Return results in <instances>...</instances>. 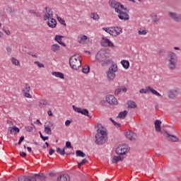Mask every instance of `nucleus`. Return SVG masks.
I'll return each mask as SVG.
<instances>
[{
  "label": "nucleus",
  "mask_w": 181,
  "mask_h": 181,
  "mask_svg": "<svg viewBox=\"0 0 181 181\" xmlns=\"http://www.w3.org/2000/svg\"><path fill=\"white\" fill-rule=\"evenodd\" d=\"M95 129H96L97 132L95 136V144H96V145H104V144L107 142V139H108L105 129L103 127V124L98 123L95 126Z\"/></svg>",
  "instance_id": "f257e3e1"
},
{
  "label": "nucleus",
  "mask_w": 181,
  "mask_h": 181,
  "mask_svg": "<svg viewBox=\"0 0 181 181\" xmlns=\"http://www.w3.org/2000/svg\"><path fill=\"white\" fill-rule=\"evenodd\" d=\"M110 57V53L105 49H101L96 54L95 59L96 62L102 63V66H108V64H112V59H107Z\"/></svg>",
  "instance_id": "f03ea898"
},
{
  "label": "nucleus",
  "mask_w": 181,
  "mask_h": 181,
  "mask_svg": "<svg viewBox=\"0 0 181 181\" xmlns=\"http://www.w3.org/2000/svg\"><path fill=\"white\" fill-rule=\"evenodd\" d=\"M166 60L168 62V69H170V70H176L177 66V55L173 52H169Z\"/></svg>",
  "instance_id": "7ed1b4c3"
},
{
  "label": "nucleus",
  "mask_w": 181,
  "mask_h": 181,
  "mask_svg": "<svg viewBox=\"0 0 181 181\" xmlns=\"http://www.w3.org/2000/svg\"><path fill=\"white\" fill-rule=\"evenodd\" d=\"M69 65L73 70H78L81 67V60L78 59V56L74 54L69 59Z\"/></svg>",
  "instance_id": "20e7f679"
},
{
  "label": "nucleus",
  "mask_w": 181,
  "mask_h": 181,
  "mask_svg": "<svg viewBox=\"0 0 181 181\" xmlns=\"http://www.w3.org/2000/svg\"><path fill=\"white\" fill-rule=\"evenodd\" d=\"M36 179H37V180L45 181L46 180V176L43 174H35L33 177L21 176L18 177V181H37Z\"/></svg>",
  "instance_id": "39448f33"
},
{
  "label": "nucleus",
  "mask_w": 181,
  "mask_h": 181,
  "mask_svg": "<svg viewBox=\"0 0 181 181\" xmlns=\"http://www.w3.org/2000/svg\"><path fill=\"white\" fill-rule=\"evenodd\" d=\"M117 71L118 66H117V64H113L112 65H111L106 72L107 81H112L114 78H115V73H117Z\"/></svg>",
  "instance_id": "423d86ee"
},
{
  "label": "nucleus",
  "mask_w": 181,
  "mask_h": 181,
  "mask_svg": "<svg viewBox=\"0 0 181 181\" xmlns=\"http://www.w3.org/2000/svg\"><path fill=\"white\" fill-rule=\"evenodd\" d=\"M109 5L115 9V12H119V10L123 9V11H127L129 12V10H128L127 8L124 7V5L121 4V3L115 1V0H110L109 1Z\"/></svg>",
  "instance_id": "0eeeda50"
},
{
  "label": "nucleus",
  "mask_w": 181,
  "mask_h": 181,
  "mask_svg": "<svg viewBox=\"0 0 181 181\" xmlns=\"http://www.w3.org/2000/svg\"><path fill=\"white\" fill-rule=\"evenodd\" d=\"M168 16L172 19V21L176 22L177 23H181V14L177 12H168Z\"/></svg>",
  "instance_id": "6e6552de"
},
{
  "label": "nucleus",
  "mask_w": 181,
  "mask_h": 181,
  "mask_svg": "<svg viewBox=\"0 0 181 181\" xmlns=\"http://www.w3.org/2000/svg\"><path fill=\"white\" fill-rule=\"evenodd\" d=\"M161 134L164 135V136H165L166 140L169 141L170 142H179V137L168 134V132H161Z\"/></svg>",
  "instance_id": "1a4fd4ad"
},
{
  "label": "nucleus",
  "mask_w": 181,
  "mask_h": 181,
  "mask_svg": "<svg viewBox=\"0 0 181 181\" xmlns=\"http://www.w3.org/2000/svg\"><path fill=\"white\" fill-rule=\"evenodd\" d=\"M72 108L76 112H78V114H82V115H86V117H88L90 119L92 118V117L88 115V110L81 109V107H77L75 105H73Z\"/></svg>",
  "instance_id": "9d476101"
},
{
  "label": "nucleus",
  "mask_w": 181,
  "mask_h": 181,
  "mask_svg": "<svg viewBox=\"0 0 181 181\" xmlns=\"http://www.w3.org/2000/svg\"><path fill=\"white\" fill-rule=\"evenodd\" d=\"M106 103L110 105H117V104H118L117 98H115V97L112 95H108L106 96Z\"/></svg>",
  "instance_id": "9b49d317"
},
{
  "label": "nucleus",
  "mask_w": 181,
  "mask_h": 181,
  "mask_svg": "<svg viewBox=\"0 0 181 181\" xmlns=\"http://www.w3.org/2000/svg\"><path fill=\"white\" fill-rule=\"evenodd\" d=\"M30 91V86L29 84L25 83L24 88L22 90V93H23L24 97H26V98H32V95L29 93Z\"/></svg>",
  "instance_id": "f8f14e48"
},
{
  "label": "nucleus",
  "mask_w": 181,
  "mask_h": 181,
  "mask_svg": "<svg viewBox=\"0 0 181 181\" xmlns=\"http://www.w3.org/2000/svg\"><path fill=\"white\" fill-rule=\"evenodd\" d=\"M117 13H119L117 16L121 21H129V15L128 13L122 11V9H120Z\"/></svg>",
  "instance_id": "ddd939ff"
},
{
  "label": "nucleus",
  "mask_w": 181,
  "mask_h": 181,
  "mask_svg": "<svg viewBox=\"0 0 181 181\" xmlns=\"http://www.w3.org/2000/svg\"><path fill=\"white\" fill-rule=\"evenodd\" d=\"M50 105V102L47 100V99H42L38 103V107H40L41 109L47 108Z\"/></svg>",
  "instance_id": "4468645a"
},
{
  "label": "nucleus",
  "mask_w": 181,
  "mask_h": 181,
  "mask_svg": "<svg viewBox=\"0 0 181 181\" xmlns=\"http://www.w3.org/2000/svg\"><path fill=\"white\" fill-rule=\"evenodd\" d=\"M103 41H102L101 45L103 46V47H114V43L111 42L108 38H103Z\"/></svg>",
  "instance_id": "2eb2a0df"
},
{
  "label": "nucleus",
  "mask_w": 181,
  "mask_h": 181,
  "mask_svg": "<svg viewBox=\"0 0 181 181\" xmlns=\"http://www.w3.org/2000/svg\"><path fill=\"white\" fill-rule=\"evenodd\" d=\"M125 136L130 141H135L136 139V133L132 131H128L125 132Z\"/></svg>",
  "instance_id": "dca6fc26"
},
{
  "label": "nucleus",
  "mask_w": 181,
  "mask_h": 181,
  "mask_svg": "<svg viewBox=\"0 0 181 181\" xmlns=\"http://www.w3.org/2000/svg\"><path fill=\"white\" fill-rule=\"evenodd\" d=\"M115 152H116L117 155H125V153H127V152H128V148H127L122 146H119L117 148H116Z\"/></svg>",
  "instance_id": "f3484780"
},
{
  "label": "nucleus",
  "mask_w": 181,
  "mask_h": 181,
  "mask_svg": "<svg viewBox=\"0 0 181 181\" xmlns=\"http://www.w3.org/2000/svg\"><path fill=\"white\" fill-rule=\"evenodd\" d=\"M179 94V90L177 89H173L168 91V98L170 100H175L176 97H177V95Z\"/></svg>",
  "instance_id": "a211bd4d"
},
{
  "label": "nucleus",
  "mask_w": 181,
  "mask_h": 181,
  "mask_svg": "<svg viewBox=\"0 0 181 181\" xmlns=\"http://www.w3.org/2000/svg\"><path fill=\"white\" fill-rule=\"evenodd\" d=\"M86 40H88V42H90V37L84 35H81L78 37V42L81 45H84L86 43Z\"/></svg>",
  "instance_id": "6ab92c4d"
},
{
  "label": "nucleus",
  "mask_w": 181,
  "mask_h": 181,
  "mask_svg": "<svg viewBox=\"0 0 181 181\" xmlns=\"http://www.w3.org/2000/svg\"><path fill=\"white\" fill-rule=\"evenodd\" d=\"M161 124H162V122L159 119H156L154 122L156 131L157 132H160V134H162V132H165L162 131V127H160Z\"/></svg>",
  "instance_id": "aec40b11"
},
{
  "label": "nucleus",
  "mask_w": 181,
  "mask_h": 181,
  "mask_svg": "<svg viewBox=\"0 0 181 181\" xmlns=\"http://www.w3.org/2000/svg\"><path fill=\"white\" fill-rule=\"evenodd\" d=\"M8 131H9V132L13 135H16V134H19V132H21V129H19L16 126L8 127Z\"/></svg>",
  "instance_id": "412c9836"
},
{
  "label": "nucleus",
  "mask_w": 181,
  "mask_h": 181,
  "mask_svg": "<svg viewBox=\"0 0 181 181\" xmlns=\"http://www.w3.org/2000/svg\"><path fill=\"white\" fill-rule=\"evenodd\" d=\"M48 26L52 28H56V25H57V22L56 21V19L54 18H50L49 21L47 22Z\"/></svg>",
  "instance_id": "4be33fe9"
},
{
  "label": "nucleus",
  "mask_w": 181,
  "mask_h": 181,
  "mask_svg": "<svg viewBox=\"0 0 181 181\" xmlns=\"http://www.w3.org/2000/svg\"><path fill=\"white\" fill-rule=\"evenodd\" d=\"M57 181H70V177L67 174L62 175L57 177Z\"/></svg>",
  "instance_id": "5701e85b"
},
{
  "label": "nucleus",
  "mask_w": 181,
  "mask_h": 181,
  "mask_svg": "<svg viewBox=\"0 0 181 181\" xmlns=\"http://www.w3.org/2000/svg\"><path fill=\"white\" fill-rule=\"evenodd\" d=\"M63 37V35H56L55 40L57 42V43H59V45H61L62 46H64V47H66V43L61 41Z\"/></svg>",
  "instance_id": "b1692460"
},
{
  "label": "nucleus",
  "mask_w": 181,
  "mask_h": 181,
  "mask_svg": "<svg viewBox=\"0 0 181 181\" xmlns=\"http://www.w3.org/2000/svg\"><path fill=\"white\" fill-rule=\"evenodd\" d=\"M151 18L153 22V23H155V25H158L159 23V18H158V15L155 13H153L151 15Z\"/></svg>",
  "instance_id": "393cba45"
},
{
  "label": "nucleus",
  "mask_w": 181,
  "mask_h": 181,
  "mask_svg": "<svg viewBox=\"0 0 181 181\" xmlns=\"http://www.w3.org/2000/svg\"><path fill=\"white\" fill-rule=\"evenodd\" d=\"M124 160V157L119 156H115L112 160V163H118V162H121Z\"/></svg>",
  "instance_id": "a878e982"
},
{
  "label": "nucleus",
  "mask_w": 181,
  "mask_h": 181,
  "mask_svg": "<svg viewBox=\"0 0 181 181\" xmlns=\"http://www.w3.org/2000/svg\"><path fill=\"white\" fill-rule=\"evenodd\" d=\"M127 105L128 108H136L137 107L136 103L134 100H128Z\"/></svg>",
  "instance_id": "bb28decb"
},
{
  "label": "nucleus",
  "mask_w": 181,
  "mask_h": 181,
  "mask_svg": "<svg viewBox=\"0 0 181 181\" xmlns=\"http://www.w3.org/2000/svg\"><path fill=\"white\" fill-rule=\"evenodd\" d=\"M110 29H113V30H115V33L116 34L117 36L122 33V28L119 27H111Z\"/></svg>",
  "instance_id": "cd10ccee"
},
{
  "label": "nucleus",
  "mask_w": 181,
  "mask_h": 181,
  "mask_svg": "<svg viewBox=\"0 0 181 181\" xmlns=\"http://www.w3.org/2000/svg\"><path fill=\"white\" fill-rule=\"evenodd\" d=\"M127 115H128V111L124 110L123 112H120L117 115V118H120L121 119H124L125 117H127Z\"/></svg>",
  "instance_id": "c85d7f7f"
},
{
  "label": "nucleus",
  "mask_w": 181,
  "mask_h": 181,
  "mask_svg": "<svg viewBox=\"0 0 181 181\" xmlns=\"http://www.w3.org/2000/svg\"><path fill=\"white\" fill-rule=\"evenodd\" d=\"M121 64L126 70L129 69V62L128 60H122Z\"/></svg>",
  "instance_id": "c756f323"
},
{
  "label": "nucleus",
  "mask_w": 181,
  "mask_h": 181,
  "mask_svg": "<svg viewBox=\"0 0 181 181\" xmlns=\"http://www.w3.org/2000/svg\"><path fill=\"white\" fill-rule=\"evenodd\" d=\"M147 89L152 93V94H154V95H156L157 97H161L160 93H159L158 91H156L155 89L152 88L151 86H148Z\"/></svg>",
  "instance_id": "7c9ffc66"
},
{
  "label": "nucleus",
  "mask_w": 181,
  "mask_h": 181,
  "mask_svg": "<svg viewBox=\"0 0 181 181\" xmlns=\"http://www.w3.org/2000/svg\"><path fill=\"white\" fill-rule=\"evenodd\" d=\"M52 76H54L55 77H57L58 78H64V74H63V73L62 72H56L54 71L52 73Z\"/></svg>",
  "instance_id": "2f4dec72"
},
{
  "label": "nucleus",
  "mask_w": 181,
  "mask_h": 181,
  "mask_svg": "<svg viewBox=\"0 0 181 181\" xmlns=\"http://www.w3.org/2000/svg\"><path fill=\"white\" fill-rule=\"evenodd\" d=\"M11 62L14 66H21V62L15 57H11Z\"/></svg>",
  "instance_id": "473e14b6"
},
{
  "label": "nucleus",
  "mask_w": 181,
  "mask_h": 181,
  "mask_svg": "<svg viewBox=\"0 0 181 181\" xmlns=\"http://www.w3.org/2000/svg\"><path fill=\"white\" fill-rule=\"evenodd\" d=\"M90 18L91 19H93V21H100V16H98V14H97L96 13H90Z\"/></svg>",
  "instance_id": "72a5a7b5"
},
{
  "label": "nucleus",
  "mask_w": 181,
  "mask_h": 181,
  "mask_svg": "<svg viewBox=\"0 0 181 181\" xmlns=\"http://www.w3.org/2000/svg\"><path fill=\"white\" fill-rule=\"evenodd\" d=\"M51 49L53 52H59V50H60V45L54 44L51 46Z\"/></svg>",
  "instance_id": "f704fd0d"
},
{
  "label": "nucleus",
  "mask_w": 181,
  "mask_h": 181,
  "mask_svg": "<svg viewBox=\"0 0 181 181\" xmlns=\"http://www.w3.org/2000/svg\"><path fill=\"white\" fill-rule=\"evenodd\" d=\"M82 73H84V74H88L90 73V66L88 65H86L82 69Z\"/></svg>",
  "instance_id": "c9c22d12"
},
{
  "label": "nucleus",
  "mask_w": 181,
  "mask_h": 181,
  "mask_svg": "<svg viewBox=\"0 0 181 181\" xmlns=\"http://www.w3.org/2000/svg\"><path fill=\"white\" fill-rule=\"evenodd\" d=\"M56 151L57 153H60L62 156L66 155V147H64L62 151L60 149V148L57 147Z\"/></svg>",
  "instance_id": "e433bc0d"
},
{
  "label": "nucleus",
  "mask_w": 181,
  "mask_h": 181,
  "mask_svg": "<svg viewBox=\"0 0 181 181\" xmlns=\"http://www.w3.org/2000/svg\"><path fill=\"white\" fill-rule=\"evenodd\" d=\"M76 156H79L81 158H86V153L84 152L81 151V150H77L76 151Z\"/></svg>",
  "instance_id": "4c0bfd02"
},
{
  "label": "nucleus",
  "mask_w": 181,
  "mask_h": 181,
  "mask_svg": "<svg viewBox=\"0 0 181 181\" xmlns=\"http://www.w3.org/2000/svg\"><path fill=\"white\" fill-rule=\"evenodd\" d=\"M45 132L47 134V135H52V129L45 126Z\"/></svg>",
  "instance_id": "58836bf2"
},
{
  "label": "nucleus",
  "mask_w": 181,
  "mask_h": 181,
  "mask_svg": "<svg viewBox=\"0 0 181 181\" xmlns=\"http://www.w3.org/2000/svg\"><path fill=\"white\" fill-rule=\"evenodd\" d=\"M45 127H47V128H53V127H54V124L51 122H47L45 124Z\"/></svg>",
  "instance_id": "ea45409f"
},
{
  "label": "nucleus",
  "mask_w": 181,
  "mask_h": 181,
  "mask_svg": "<svg viewBox=\"0 0 181 181\" xmlns=\"http://www.w3.org/2000/svg\"><path fill=\"white\" fill-rule=\"evenodd\" d=\"M47 9V7L45 8V12L49 13V18H53V11H52V9H49V11Z\"/></svg>",
  "instance_id": "a19ab883"
},
{
  "label": "nucleus",
  "mask_w": 181,
  "mask_h": 181,
  "mask_svg": "<svg viewBox=\"0 0 181 181\" xmlns=\"http://www.w3.org/2000/svg\"><path fill=\"white\" fill-rule=\"evenodd\" d=\"M110 121H111V122H112V124H114L115 127H117V128H119L121 127V124L117 123L114 119H112V118H111V117L110 118Z\"/></svg>",
  "instance_id": "79ce46f5"
},
{
  "label": "nucleus",
  "mask_w": 181,
  "mask_h": 181,
  "mask_svg": "<svg viewBox=\"0 0 181 181\" xmlns=\"http://www.w3.org/2000/svg\"><path fill=\"white\" fill-rule=\"evenodd\" d=\"M57 19L59 23H61V25H64V26H66V21H64V19L59 16H57Z\"/></svg>",
  "instance_id": "37998d69"
},
{
  "label": "nucleus",
  "mask_w": 181,
  "mask_h": 181,
  "mask_svg": "<svg viewBox=\"0 0 181 181\" xmlns=\"http://www.w3.org/2000/svg\"><path fill=\"white\" fill-rule=\"evenodd\" d=\"M87 162H88V160L87 159H86V158L83 159L81 163H78V168H80L81 166H82V165H84L85 163H87Z\"/></svg>",
  "instance_id": "c03bdc74"
},
{
  "label": "nucleus",
  "mask_w": 181,
  "mask_h": 181,
  "mask_svg": "<svg viewBox=\"0 0 181 181\" xmlns=\"http://www.w3.org/2000/svg\"><path fill=\"white\" fill-rule=\"evenodd\" d=\"M149 90V89H148V86L146 87V89L144 88H141L139 90V93H141V94H148V91Z\"/></svg>",
  "instance_id": "a18cd8bd"
},
{
  "label": "nucleus",
  "mask_w": 181,
  "mask_h": 181,
  "mask_svg": "<svg viewBox=\"0 0 181 181\" xmlns=\"http://www.w3.org/2000/svg\"><path fill=\"white\" fill-rule=\"evenodd\" d=\"M158 54H159V56H165V54H166V51H165V49H160L158 51Z\"/></svg>",
  "instance_id": "49530a36"
},
{
  "label": "nucleus",
  "mask_w": 181,
  "mask_h": 181,
  "mask_svg": "<svg viewBox=\"0 0 181 181\" xmlns=\"http://www.w3.org/2000/svg\"><path fill=\"white\" fill-rule=\"evenodd\" d=\"M146 33H148V31H147L146 30L140 29V30H139V35H146Z\"/></svg>",
  "instance_id": "de8ad7c7"
},
{
  "label": "nucleus",
  "mask_w": 181,
  "mask_h": 181,
  "mask_svg": "<svg viewBox=\"0 0 181 181\" xmlns=\"http://www.w3.org/2000/svg\"><path fill=\"white\" fill-rule=\"evenodd\" d=\"M53 17H49V13L46 12L44 15V21H47V19H52Z\"/></svg>",
  "instance_id": "09e8293b"
},
{
  "label": "nucleus",
  "mask_w": 181,
  "mask_h": 181,
  "mask_svg": "<svg viewBox=\"0 0 181 181\" xmlns=\"http://www.w3.org/2000/svg\"><path fill=\"white\" fill-rule=\"evenodd\" d=\"M109 35H111V36L117 37V34L115 33L114 29L110 28V30L109 31Z\"/></svg>",
  "instance_id": "8fccbe9b"
},
{
  "label": "nucleus",
  "mask_w": 181,
  "mask_h": 181,
  "mask_svg": "<svg viewBox=\"0 0 181 181\" xmlns=\"http://www.w3.org/2000/svg\"><path fill=\"white\" fill-rule=\"evenodd\" d=\"M34 63H35V64H37L38 66V67H40V69L45 67V65L43 64H42L37 61L35 62Z\"/></svg>",
  "instance_id": "3c124183"
},
{
  "label": "nucleus",
  "mask_w": 181,
  "mask_h": 181,
  "mask_svg": "<svg viewBox=\"0 0 181 181\" xmlns=\"http://www.w3.org/2000/svg\"><path fill=\"white\" fill-rule=\"evenodd\" d=\"M65 148H69L71 149H73V146H71V143L70 141H66Z\"/></svg>",
  "instance_id": "603ef678"
},
{
  "label": "nucleus",
  "mask_w": 181,
  "mask_h": 181,
  "mask_svg": "<svg viewBox=\"0 0 181 181\" xmlns=\"http://www.w3.org/2000/svg\"><path fill=\"white\" fill-rule=\"evenodd\" d=\"M23 141H25V136H22L20 137V139L18 142V145H21L22 142H23Z\"/></svg>",
  "instance_id": "864d4df0"
},
{
  "label": "nucleus",
  "mask_w": 181,
  "mask_h": 181,
  "mask_svg": "<svg viewBox=\"0 0 181 181\" xmlns=\"http://www.w3.org/2000/svg\"><path fill=\"white\" fill-rule=\"evenodd\" d=\"M102 29H103V30H105V32H106V33H110V30H111V28L103 27Z\"/></svg>",
  "instance_id": "5fc2aeb1"
},
{
  "label": "nucleus",
  "mask_w": 181,
  "mask_h": 181,
  "mask_svg": "<svg viewBox=\"0 0 181 181\" xmlns=\"http://www.w3.org/2000/svg\"><path fill=\"white\" fill-rule=\"evenodd\" d=\"M25 130L28 131V132H32L33 131V127H26Z\"/></svg>",
  "instance_id": "6e6d98bb"
},
{
  "label": "nucleus",
  "mask_w": 181,
  "mask_h": 181,
  "mask_svg": "<svg viewBox=\"0 0 181 181\" xmlns=\"http://www.w3.org/2000/svg\"><path fill=\"white\" fill-rule=\"evenodd\" d=\"M120 93H121V89H119V88H117V89H116V90H115V94L116 95H118L119 94H120Z\"/></svg>",
  "instance_id": "4d7b16f0"
},
{
  "label": "nucleus",
  "mask_w": 181,
  "mask_h": 181,
  "mask_svg": "<svg viewBox=\"0 0 181 181\" xmlns=\"http://www.w3.org/2000/svg\"><path fill=\"white\" fill-rule=\"evenodd\" d=\"M71 124V120H66V122H65V125H66V127H69L70 124Z\"/></svg>",
  "instance_id": "13d9d810"
},
{
  "label": "nucleus",
  "mask_w": 181,
  "mask_h": 181,
  "mask_svg": "<svg viewBox=\"0 0 181 181\" xmlns=\"http://www.w3.org/2000/svg\"><path fill=\"white\" fill-rule=\"evenodd\" d=\"M8 12L10 13H13V12H15V8H12V7H8Z\"/></svg>",
  "instance_id": "bf43d9fd"
},
{
  "label": "nucleus",
  "mask_w": 181,
  "mask_h": 181,
  "mask_svg": "<svg viewBox=\"0 0 181 181\" xmlns=\"http://www.w3.org/2000/svg\"><path fill=\"white\" fill-rule=\"evenodd\" d=\"M55 151L54 149H53L52 148H51L49 149V155H53V153H54Z\"/></svg>",
  "instance_id": "052dcab7"
},
{
  "label": "nucleus",
  "mask_w": 181,
  "mask_h": 181,
  "mask_svg": "<svg viewBox=\"0 0 181 181\" xmlns=\"http://www.w3.org/2000/svg\"><path fill=\"white\" fill-rule=\"evenodd\" d=\"M20 156L22 157V158H25L26 156V153L23 152V151H21L20 152Z\"/></svg>",
  "instance_id": "680f3d73"
},
{
  "label": "nucleus",
  "mask_w": 181,
  "mask_h": 181,
  "mask_svg": "<svg viewBox=\"0 0 181 181\" xmlns=\"http://www.w3.org/2000/svg\"><path fill=\"white\" fill-rule=\"evenodd\" d=\"M11 52H12V48H11L10 47H8L6 48V53H11Z\"/></svg>",
  "instance_id": "e2e57ef3"
},
{
  "label": "nucleus",
  "mask_w": 181,
  "mask_h": 181,
  "mask_svg": "<svg viewBox=\"0 0 181 181\" xmlns=\"http://www.w3.org/2000/svg\"><path fill=\"white\" fill-rule=\"evenodd\" d=\"M127 87H125V86H122V91L123 92V93H127Z\"/></svg>",
  "instance_id": "0e129e2a"
},
{
  "label": "nucleus",
  "mask_w": 181,
  "mask_h": 181,
  "mask_svg": "<svg viewBox=\"0 0 181 181\" xmlns=\"http://www.w3.org/2000/svg\"><path fill=\"white\" fill-rule=\"evenodd\" d=\"M47 114L49 117H53V113L52 112V110H48Z\"/></svg>",
  "instance_id": "69168bd1"
},
{
  "label": "nucleus",
  "mask_w": 181,
  "mask_h": 181,
  "mask_svg": "<svg viewBox=\"0 0 181 181\" xmlns=\"http://www.w3.org/2000/svg\"><path fill=\"white\" fill-rule=\"evenodd\" d=\"M41 139L44 141H47V139H49V136H42L41 137Z\"/></svg>",
  "instance_id": "338daca9"
},
{
  "label": "nucleus",
  "mask_w": 181,
  "mask_h": 181,
  "mask_svg": "<svg viewBox=\"0 0 181 181\" xmlns=\"http://www.w3.org/2000/svg\"><path fill=\"white\" fill-rule=\"evenodd\" d=\"M28 13L35 14V13H36V11H35V10L30 9V10H28Z\"/></svg>",
  "instance_id": "774afa93"
}]
</instances>
